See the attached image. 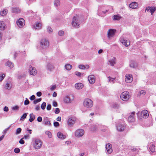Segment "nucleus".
<instances>
[{
    "mask_svg": "<svg viewBox=\"0 0 156 156\" xmlns=\"http://www.w3.org/2000/svg\"><path fill=\"white\" fill-rule=\"evenodd\" d=\"M76 119L75 117L69 118V127H72L76 122Z\"/></svg>",
    "mask_w": 156,
    "mask_h": 156,
    "instance_id": "17",
    "label": "nucleus"
},
{
    "mask_svg": "<svg viewBox=\"0 0 156 156\" xmlns=\"http://www.w3.org/2000/svg\"><path fill=\"white\" fill-rule=\"evenodd\" d=\"M134 112H132L131 114L129 115L128 118V121L129 122H133L135 121L134 118Z\"/></svg>",
    "mask_w": 156,
    "mask_h": 156,
    "instance_id": "25",
    "label": "nucleus"
},
{
    "mask_svg": "<svg viewBox=\"0 0 156 156\" xmlns=\"http://www.w3.org/2000/svg\"><path fill=\"white\" fill-rule=\"evenodd\" d=\"M129 6L130 8L134 9H137L138 8V4L135 2H133L130 3Z\"/></svg>",
    "mask_w": 156,
    "mask_h": 156,
    "instance_id": "20",
    "label": "nucleus"
},
{
    "mask_svg": "<svg viewBox=\"0 0 156 156\" xmlns=\"http://www.w3.org/2000/svg\"><path fill=\"white\" fill-rule=\"evenodd\" d=\"M133 80V78L132 74H127L125 76V81L127 83H131Z\"/></svg>",
    "mask_w": 156,
    "mask_h": 156,
    "instance_id": "8",
    "label": "nucleus"
},
{
    "mask_svg": "<svg viewBox=\"0 0 156 156\" xmlns=\"http://www.w3.org/2000/svg\"><path fill=\"white\" fill-rule=\"evenodd\" d=\"M138 64L137 63L133 61H131L129 64V66L131 68H136L137 67Z\"/></svg>",
    "mask_w": 156,
    "mask_h": 156,
    "instance_id": "24",
    "label": "nucleus"
},
{
    "mask_svg": "<svg viewBox=\"0 0 156 156\" xmlns=\"http://www.w3.org/2000/svg\"><path fill=\"white\" fill-rule=\"evenodd\" d=\"M78 68L79 69L83 70L88 69L90 68V66L88 64L85 65L80 64L79 65Z\"/></svg>",
    "mask_w": 156,
    "mask_h": 156,
    "instance_id": "23",
    "label": "nucleus"
},
{
    "mask_svg": "<svg viewBox=\"0 0 156 156\" xmlns=\"http://www.w3.org/2000/svg\"><path fill=\"white\" fill-rule=\"evenodd\" d=\"M84 134V130L82 129H76L74 132L75 136L77 138L82 137Z\"/></svg>",
    "mask_w": 156,
    "mask_h": 156,
    "instance_id": "6",
    "label": "nucleus"
},
{
    "mask_svg": "<svg viewBox=\"0 0 156 156\" xmlns=\"http://www.w3.org/2000/svg\"><path fill=\"white\" fill-rule=\"evenodd\" d=\"M5 88L7 90H10L11 88V84L9 83H7L5 86Z\"/></svg>",
    "mask_w": 156,
    "mask_h": 156,
    "instance_id": "38",
    "label": "nucleus"
},
{
    "mask_svg": "<svg viewBox=\"0 0 156 156\" xmlns=\"http://www.w3.org/2000/svg\"><path fill=\"white\" fill-rule=\"evenodd\" d=\"M43 123L45 125L49 126H50L51 125L50 121L48 120L47 117L44 118Z\"/></svg>",
    "mask_w": 156,
    "mask_h": 156,
    "instance_id": "28",
    "label": "nucleus"
},
{
    "mask_svg": "<svg viewBox=\"0 0 156 156\" xmlns=\"http://www.w3.org/2000/svg\"><path fill=\"white\" fill-rule=\"evenodd\" d=\"M57 136L59 139L63 140L66 138V136L60 132H59L57 133Z\"/></svg>",
    "mask_w": 156,
    "mask_h": 156,
    "instance_id": "27",
    "label": "nucleus"
},
{
    "mask_svg": "<svg viewBox=\"0 0 156 156\" xmlns=\"http://www.w3.org/2000/svg\"><path fill=\"white\" fill-rule=\"evenodd\" d=\"M41 100V98L37 99L34 101V104H36L37 103L40 102Z\"/></svg>",
    "mask_w": 156,
    "mask_h": 156,
    "instance_id": "49",
    "label": "nucleus"
},
{
    "mask_svg": "<svg viewBox=\"0 0 156 156\" xmlns=\"http://www.w3.org/2000/svg\"><path fill=\"white\" fill-rule=\"evenodd\" d=\"M58 35L60 36H63L64 34V32L63 31L60 30L58 32Z\"/></svg>",
    "mask_w": 156,
    "mask_h": 156,
    "instance_id": "47",
    "label": "nucleus"
},
{
    "mask_svg": "<svg viewBox=\"0 0 156 156\" xmlns=\"http://www.w3.org/2000/svg\"><path fill=\"white\" fill-rule=\"evenodd\" d=\"M56 86L55 85H53L51 86L50 90L51 91L54 90L56 88Z\"/></svg>",
    "mask_w": 156,
    "mask_h": 156,
    "instance_id": "55",
    "label": "nucleus"
},
{
    "mask_svg": "<svg viewBox=\"0 0 156 156\" xmlns=\"http://www.w3.org/2000/svg\"><path fill=\"white\" fill-rule=\"evenodd\" d=\"M88 80L89 83L91 84H94L95 82V78L94 75L89 76L88 77Z\"/></svg>",
    "mask_w": 156,
    "mask_h": 156,
    "instance_id": "15",
    "label": "nucleus"
},
{
    "mask_svg": "<svg viewBox=\"0 0 156 156\" xmlns=\"http://www.w3.org/2000/svg\"><path fill=\"white\" fill-rule=\"evenodd\" d=\"M121 17L119 15H114L113 16V20H118L121 19Z\"/></svg>",
    "mask_w": 156,
    "mask_h": 156,
    "instance_id": "35",
    "label": "nucleus"
},
{
    "mask_svg": "<svg viewBox=\"0 0 156 156\" xmlns=\"http://www.w3.org/2000/svg\"><path fill=\"white\" fill-rule=\"evenodd\" d=\"M43 144V142L40 139L35 138L33 141V147L35 150L40 149L42 147Z\"/></svg>",
    "mask_w": 156,
    "mask_h": 156,
    "instance_id": "2",
    "label": "nucleus"
},
{
    "mask_svg": "<svg viewBox=\"0 0 156 156\" xmlns=\"http://www.w3.org/2000/svg\"><path fill=\"white\" fill-rule=\"evenodd\" d=\"M47 31L49 34H51L53 32L52 29L50 27H47Z\"/></svg>",
    "mask_w": 156,
    "mask_h": 156,
    "instance_id": "45",
    "label": "nucleus"
},
{
    "mask_svg": "<svg viewBox=\"0 0 156 156\" xmlns=\"http://www.w3.org/2000/svg\"><path fill=\"white\" fill-rule=\"evenodd\" d=\"M29 121L30 122H32L35 119V116L34 114L32 113L30 114V115Z\"/></svg>",
    "mask_w": 156,
    "mask_h": 156,
    "instance_id": "33",
    "label": "nucleus"
},
{
    "mask_svg": "<svg viewBox=\"0 0 156 156\" xmlns=\"http://www.w3.org/2000/svg\"><path fill=\"white\" fill-rule=\"evenodd\" d=\"M155 146L154 144L152 145L150 147V151L152 152H155V149L154 148Z\"/></svg>",
    "mask_w": 156,
    "mask_h": 156,
    "instance_id": "41",
    "label": "nucleus"
},
{
    "mask_svg": "<svg viewBox=\"0 0 156 156\" xmlns=\"http://www.w3.org/2000/svg\"><path fill=\"white\" fill-rule=\"evenodd\" d=\"M54 4L56 6H58L60 5V1L59 0H55L54 2Z\"/></svg>",
    "mask_w": 156,
    "mask_h": 156,
    "instance_id": "42",
    "label": "nucleus"
},
{
    "mask_svg": "<svg viewBox=\"0 0 156 156\" xmlns=\"http://www.w3.org/2000/svg\"><path fill=\"white\" fill-rule=\"evenodd\" d=\"M83 20V18L81 16L78 15L75 16L73 17L71 23L72 26L76 28H79Z\"/></svg>",
    "mask_w": 156,
    "mask_h": 156,
    "instance_id": "1",
    "label": "nucleus"
},
{
    "mask_svg": "<svg viewBox=\"0 0 156 156\" xmlns=\"http://www.w3.org/2000/svg\"><path fill=\"white\" fill-rule=\"evenodd\" d=\"M46 68L47 70L50 72L53 71L55 69L54 65L51 63H48L46 66Z\"/></svg>",
    "mask_w": 156,
    "mask_h": 156,
    "instance_id": "16",
    "label": "nucleus"
},
{
    "mask_svg": "<svg viewBox=\"0 0 156 156\" xmlns=\"http://www.w3.org/2000/svg\"><path fill=\"white\" fill-rule=\"evenodd\" d=\"M35 98V96L34 95H32L31 96L30 98V99L31 100H34Z\"/></svg>",
    "mask_w": 156,
    "mask_h": 156,
    "instance_id": "63",
    "label": "nucleus"
},
{
    "mask_svg": "<svg viewBox=\"0 0 156 156\" xmlns=\"http://www.w3.org/2000/svg\"><path fill=\"white\" fill-rule=\"evenodd\" d=\"M116 32V30L110 29L107 32V37L108 39H110L114 37Z\"/></svg>",
    "mask_w": 156,
    "mask_h": 156,
    "instance_id": "7",
    "label": "nucleus"
},
{
    "mask_svg": "<svg viewBox=\"0 0 156 156\" xmlns=\"http://www.w3.org/2000/svg\"><path fill=\"white\" fill-rule=\"evenodd\" d=\"M20 150L18 148H16L14 149V151L16 153H18L20 152Z\"/></svg>",
    "mask_w": 156,
    "mask_h": 156,
    "instance_id": "51",
    "label": "nucleus"
},
{
    "mask_svg": "<svg viewBox=\"0 0 156 156\" xmlns=\"http://www.w3.org/2000/svg\"><path fill=\"white\" fill-rule=\"evenodd\" d=\"M5 75L4 73L0 74V81H2L5 77Z\"/></svg>",
    "mask_w": 156,
    "mask_h": 156,
    "instance_id": "44",
    "label": "nucleus"
},
{
    "mask_svg": "<svg viewBox=\"0 0 156 156\" xmlns=\"http://www.w3.org/2000/svg\"><path fill=\"white\" fill-rule=\"evenodd\" d=\"M42 23L41 22L36 23L34 25L33 28L36 30H39L41 28Z\"/></svg>",
    "mask_w": 156,
    "mask_h": 156,
    "instance_id": "21",
    "label": "nucleus"
},
{
    "mask_svg": "<svg viewBox=\"0 0 156 156\" xmlns=\"http://www.w3.org/2000/svg\"><path fill=\"white\" fill-rule=\"evenodd\" d=\"M120 42L125 47L129 46L130 44V41L128 39H126L122 38L120 39Z\"/></svg>",
    "mask_w": 156,
    "mask_h": 156,
    "instance_id": "11",
    "label": "nucleus"
},
{
    "mask_svg": "<svg viewBox=\"0 0 156 156\" xmlns=\"http://www.w3.org/2000/svg\"><path fill=\"white\" fill-rule=\"evenodd\" d=\"M116 128L118 131L119 132H122L125 130L126 129V126L124 124H118L116 125Z\"/></svg>",
    "mask_w": 156,
    "mask_h": 156,
    "instance_id": "12",
    "label": "nucleus"
},
{
    "mask_svg": "<svg viewBox=\"0 0 156 156\" xmlns=\"http://www.w3.org/2000/svg\"><path fill=\"white\" fill-rule=\"evenodd\" d=\"M112 107L115 109H119L120 107V105L118 103H114L112 104Z\"/></svg>",
    "mask_w": 156,
    "mask_h": 156,
    "instance_id": "32",
    "label": "nucleus"
},
{
    "mask_svg": "<svg viewBox=\"0 0 156 156\" xmlns=\"http://www.w3.org/2000/svg\"><path fill=\"white\" fill-rule=\"evenodd\" d=\"M140 115L143 118L145 119L147 118L149 116L148 111L145 110L142 111L140 112Z\"/></svg>",
    "mask_w": 156,
    "mask_h": 156,
    "instance_id": "19",
    "label": "nucleus"
},
{
    "mask_svg": "<svg viewBox=\"0 0 156 156\" xmlns=\"http://www.w3.org/2000/svg\"><path fill=\"white\" fill-rule=\"evenodd\" d=\"M37 121L39 122H41L42 121V118L41 116L38 117L37 118Z\"/></svg>",
    "mask_w": 156,
    "mask_h": 156,
    "instance_id": "61",
    "label": "nucleus"
},
{
    "mask_svg": "<svg viewBox=\"0 0 156 156\" xmlns=\"http://www.w3.org/2000/svg\"><path fill=\"white\" fill-rule=\"evenodd\" d=\"M53 125L55 127H58L59 126V124L58 122H54Z\"/></svg>",
    "mask_w": 156,
    "mask_h": 156,
    "instance_id": "52",
    "label": "nucleus"
},
{
    "mask_svg": "<svg viewBox=\"0 0 156 156\" xmlns=\"http://www.w3.org/2000/svg\"><path fill=\"white\" fill-rule=\"evenodd\" d=\"M131 98V95L127 91L122 92L120 94V98L123 101H128Z\"/></svg>",
    "mask_w": 156,
    "mask_h": 156,
    "instance_id": "4",
    "label": "nucleus"
},
{
    "mask_svg": "<svg viewBox=\"0 0 156 156\" xmlns=\"http://www.w3.org/2000/svg\"><path fill=\"white\" fill-rule=\"evenodd\" d=\"M146 93V92L144 90H140L138 96L140 97V96L144 95Z\"/></svg>",
    "mask_w": 156,
    "mask_h": 156,
    "instance_id": "37",
    "label": "nucleus"
},
{
    "mask_svg": "<svg viewBox=\"0 0 156 156\" xmlns=\"http://www.w3.org/2000/svg\"><path fill=\"white\" fill-rule=\"evenodd\" d=\"M21 130L22 129L21 128H18L16 130V131L15 133V134L16 135H18L20 134L21 132Z\"/></svg>",
    "mask_w": 156,
    "mask_h": 156,
    "instance_id": "46",
    "label": "nucleus"
},
{
    "mask_svg": "<svg viewBox=\"0 0 156 156\" xmlns=\"http://www.w3.org/2000/svg\"><path fill=\"white\" fill-rule=\"evenodd\" d=\"M23 139L22 138L19 141V143L21 144H23L24 143V141L23 140Z\"/></svg>",
    "mask_w": 156,
    "mask_h": 156,
    "instance_id": "57",
    "label": "nucleus"
},
{
    "mask_svg": "<svg viewBox=\"0 0 156 156\" xmlns=\"http://www.w3.org/2000/svg\"><path fill=\"white\" fill-rule=\"evenodd\" d=\"M68 96H67L64 99V101L65 103H68Z\"/></svg>",
    "mask_w": 156,
    "mask_h": 156,
    "instance_id": "56",
    "label": "nucleus"
},
{
    "mask_svg": "<svg viewBox=\"0 0 156 156\" xmlns=\"http://www.w3.org/2000/svg\"><path fill=\"white\" fill-rule=\"evenodd\" d=\"M75 74L76 76L80 77L83 76L84 73H80L78 71H76Z\"/></svg>",
    "mask_w": 156,
    "mask_h": 156,
    "instance_id": "34",
    "label": "nucleus"
},
{
    "mask_svg": "<svg viewBox=\"0 0 156 156\" xmlns=\"http://www.w3.org/2000/svg\"><path fill=\"white\" fill-rule=\"evenodd\" d=\"M20 12V10L17 8H13L12 9V12L13 13H18Z\"/></svg>",
    "mask_w": 156,
    "mask_h": 156,
    "instance_id": "40",
    "label": "nucleus"
},
{
    "mask_svg": "<svg viewBox=\"0 0 156 156\" xmlns=\"http://www.w3.org/2000/svg\"><path fill=\"white\" fill-rule=\"evenodd\" d=\"M105 148L107 152L109 154H111L113 151L112 145L110 144H108L106 145Z\"/></svg>",
    "mask_w": 156,
    "mask_h": 156,
    "instance_id": "18",
    "label": "nucleus"
},
{
    "mask_svg": "<svg viewBox=\"0 0 156 156\" xmlns=\"http://www.w3.org/2000/svg\"><path fill=\"white\" fill-rule=\"evenodd\" d=\"M16 24L19 27L22 28L25 25V20L23 18H20L17 21Z\"/></svg>",
    "mask_w": 156,
    "mask_h": 156,
    "instance_id": "10",
    "label": "nucleus"
},
{
    "mask_svg": "<svg viewBox=\"0 0 156 156\" xmlns=\"http://www.w3.org/2000/svg\"><path fill=\"white\" fill-rule=\"evenodd\" d=\"M30 137V136L28 135H25L24 136V137L23 138V139H28Z\"/></svg>",
    "mask_w": 156,
    "mask_h": 156,
    "instance_id": "58",
    "label": "nucleus"
},
{
    "mask_svg": "<svg viewBox=\"0 0 156 156\" xmlns=\"http://www.w3.org/2000/svg\"><path fill=\"white\" fill-rule=\"evenodd\" d=\"M6 27V25L5 22L3 21H0V30H4Z\"/></svg>",
    "mask_w": 156,
    "mask_h": 156,
    "instance_id": "26",
    "label": "nucleus"
},
{
    "mask_svg": "<svg viewBox=\"0 0 156 156\" xmlns=\"http://www.w3.org/2000/svg\"><path fill=\"white\" fill-rule=\"evenodd\" d=\"M60 112V110L59 108H57L55 109V114H58Z\"/></svg>",
    "mask_w": 156,
    "mask_h": 156,
    "instance_id": "59",
    "label": "nucleus"
},
{
    "mask_svg": "<svg viewBox=\"0 0 156 156\" xmlns=\"http://www.w3.org/2000/svg\"><path fill=\"white\" fill-rule=\"evenodd\" d=\"M10 126L8 127V128H6V129H4V130H3V131L2 132V133H3L5 135V134H6V132H7L9 130V128H10Z\"/></svg>",
    "mask_w": 156,
    "mask_h": 156,
    "instance_id": "53",
    "label": "nucleus"
},
{
    "mask_svg": "<svg viewBox=\"0 0 156 156\" xmlns=\"http://www.w3.org/2000/svg\"><path fill=\"white\" fill-rule=\"evenodd\" d=\"M51 108V105H48L47 107V109L48 110H50Z\"/></svg>",
    "mask_w": 156,
    "mask_h": 156,
    "instance_id": "60",
    "label": "nucleus"
},
{
    "mask_svg": "<svg viewBox=\"0 0 156 156\" xmlns=\"http://www.w3.org/2000/svg\"><path fill=\"white\" fill-rule=\"evenodd\" d=\"M19 107L18 106L15 105L12 107V109L13 110H18Z\"/></svg>",
    "mask_w": 156,
    "mask_h": 156,
    "instance_id": "50",
    "label": "nucleus"
},
{
    "mask_svg": "<svg viewBox=\"0 0 156 156\" xmlns=\"http://www.w3.org/2000/svg\"><path fill=\"white\" fill-rule=\"evenodd\" d=\"M156 8L154 6H148L146 7L145 9V11H150L151 15H153V13L156 11Z\"/></svg>",
    "mask_w": 156,
    "mask_h": 156,
    "instance_id": "14",
    "label": "nucleus"
},
{
    "mask_svg": "<svg viewBox=\"0 0 156 156\" xmlns=\"http://www.w3.org/2000/svg\"><path fill=\"white\" fill-rule=\"evenodd\" d=\"M7 13L8 10L5 9L1 11L0 14L2 16H4L7 14Z\"/></svg>",
    "mask_w": 156,
    "mask_h": 156,
    "instance_id": "31",
    "label": "nucleus"
},
{
    "mask_svg": "<svg viewBox=\"0 0 156 156\" xmlns=\"http://www.w3.org/2000/svg\"><path fill=\"white\" fill-rule=\"evenodd\" d=\"M53 105L54 107H57V102L55 101H53Z\"/></svg>",
    "mask_w": 156,
    "mask_h": 156,
    "instance_id": "64",
    "label": "nucleus"
},
{
    "mask_svg": "<svg viewBox=\"0 0 156 156\" xmlns=\"http://www.w3.org/2000/svg\"><path fill=\"white\" fill-rule=\"evenodd\" d=\"M83 84L81 83H76L75 85V87L77 90H80L83 87Z\"/></svg>",
    "mask_w": 156,
    "mask_h": 156,
    "instance_id": "22",
    "label": "nucleus"
},
{
    "mask_svg": "<svg viewBox=\"0 0 156 156\" xmlns=\"http://www.w3.org/2000/svg\"><path fill=\"white\" fill-rule=\"evenodd\" d=\"M83 106L87 108H91L93 105V103L92 100L91 99L87 98L85 99L83 102Z\"/></svg>",
    "mask_w": 156,
    "mask_h": 156,
    "instance_id": "3",
    "label": "nucleus"
},
{
    "mask_svg": "<svg viewBox=\"0 0 156 156\" xmlns=\"http://www.w3.org/2000/svg\"><path fill=\"white\" fill-rule=\"evenodd\" d=\"M40 45L43 49L44 50L47 49L49 45L48 40L46 38L42 39L40 41Z\"/></svg>",
    "mask_w": 156,
    "mask_h": 156,
    "instance_id": "5",
    "label": "nucleus"
},
{
    "mask_svg": "<svg viewBox=\"0 0 156 156\" xmlns=\"http://www.w3.org/2000/svg\"><path fill=\"white\" fill-rule=\"evenodd\" d=\"M27 113H25L20 118V120L23 121L26 117L27 116Z\"/></svg>",
    "mask_w": 156,
    "mask_h": 156,
    "instance_id": "43",
    "label": "nucleus"
},
{
    "mask_svg": "<svg viewBox=\"0 0 156 156\" xmlns=\"http://www.w3.org/2000/svg\"><path fill=\"white\" fill-rule=\"evenodd\" d=\"M5 66L8 67L10 69H11L14 66V64L10 61H7L5 64Z\"/></svg>",
    "mask_w": 156,
    "mask_h": 156,
    "instance_id": "29",
    "label": "nucleus"
},
{
    "mask_svg": "<svg viewBox=\"0 0 156 156\" xmlns=\"http://www.w3.org/2000/svg\"><path fill=\"white\" fill-rule=\"evenodd\" d=\"M116 58L114 56H112L111 58L108 60V64L112 66H113L116 63Z\"/></svg>",
    "mask_w": 156,
    "mask_h": 156,
    "instance_id": "13",
    "label": "nucleus"
},
{
    "mask_svg": "<svg viewBox=\"0 0 156 156\" xmlns=\"http://www.w3.org/2000/svg\"><path fill=\"white\" fill-rule=\"evenodd\" d=\"M74 96L73 94H70L69 95V103H73L74 101Z\"/></svg>",
    "mask_w": 156,
    "mask_h": 156,
    "instance_id": "30",
    "label": "nucleus"
},
{
    "mask_svg": "<svg viewBox=\"0 0 156 156\" xmlns=\"http://www.w3.org/2000/svg\"><path fill=\"white\" fill-rule=\"evenodd\" d=\"M115 79V78H112L110 77V76H108L107 77V80L108 81L110 82L114 83V81Z\"/></svg>",
    "mask_w": 156,
    "mask_h": 156,
    "instance_id": "39",
    "label": "nucleus"
},
{
    "mask_svg": "<svg viewBox=\"0 0 156 156\" xmlns=\"http://www.w3.org/2000/svg\"><path fill=\"white\" fill-rule=\"evenodd\" d=\"M45 134L47 135L48 137L49 138H51L52 137V135L51 133L49 131H46L45 132Z\"/></svg>",
    "mask_w": 156,
    "mask_h": 156,
    "instance_id": "36",
    "label": "nucleus"
},
{
    "mask_svg": "<svg viewBox=\"0 0 156 156\" xmlns=\"http://www.w3.org/2000/svg\"><path fill=\"white\" fill-rule=\"evenodd\" d=\"M46 104L45 102H43L41 106V108L43 110L46 107Z\"/></svg>",
    "mask_w": 156,
    "mask_h": 156,
    "instance_id": "48",
    "label": "nucleus"
},
{
    "mask_svg": "<svg viewBox=\"0 0 156 156\" xmlns=\"http://www.w3.org/2000/svg\"><path fill=\"white\" fill-rule=\"evenodd\" d=\"M37 95L38 97H40L41 96L42 94L41 92H38L36 94Z\"/></svg>",
    "mask_w": 156,
    "mask_h": 156,
    "instance_id": "62",
    "label": "nucleus"
},
{
    "mask_svg": "<svg viewBox=\"0 0 156 156\" xmlns=\"http://www.w3.org/2000/svg\"><path fill=\"white\" fill-rule=\"evenodd\" d=\"M26 99L25 100L24 104L25 105H27L29 103V101L27 98H26Z\"/></svg>",
    "mask_w": 156,
    "mask_h": 156,
    "instance_id": "54",
    "label": "nucleus"
},
{
    "mask_svg": "<svg viewBox=\"0 0 156 156\" xmlns=\"http://www.w3.org/2000/svg\"><path fill=\"white\" fill-rule=\"evenodd\" d=\"M29 73L30 75H35L37 73V71L35 68L31 66H29L28 68Z\"/></svg>",
    "mask_w": 156,
    "mask_h": 156,
    "instance_id": "9",
    "label": "nucleus"
}]
</instances>
